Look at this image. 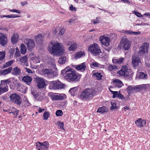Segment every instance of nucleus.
<instances>
[{
  "label": "nucleus",
  "instance_id": "nucleus-3",
  "mask_svg": "<svg viewBox=\"0 0 150 150\" xmlns=\"http://www.w3.org/2000/svg\"><path fill=\"white\" fill-rule=\"evenodd\" d=\"M95 94V91L94 90L88 88L81 92L78 96L80 99L83 100H89L92 99Z\"/></svg>",
  "mask_w": 150,
  "mask_h": 150
},
{
  "label": "nucleus",
  "instance_id": "nucleus-33",
  "mask_svg": "<svg viewBox=\"0 0 150 150\" xmlns=\"http://www.w3.org/2000/svg\"><path fill=\"white\" fill-rule=\"evenodd\" d=\"M126 90L129 94L132 93L134 91H135V86H129L127 88Z\"/></svg>",
  "mask_w": 150,
  "mask_h": 150
},
{
  "label": "nucleus",
  "instance_id": "nucleus-55",
  "mask_svg": "<svg viewBox=\"0 0 150 150\" xmlns=\"http://www.w3.org/2000/svg\"><path fill=\"white\" fill-rule=\"evenodd\" d=\"M9 11L12 12H16L18 13H20L21 12L19 10H17L16 9H10Z\"/></svg>",
  "mask_w": 150,
  "mask_h": 150
},
{
  "label": "nucleus",
  "instance_id": "nucleus-8",
  "mask_svg": "<svg viewBox=\"0 0 150 150\" xmlns=\"http://www.w3.org/2000/svg\"><path fill=\"white\" fill-rule=\"evenodd\" d=\"M120 43L121 47L124 50H128L130 47V42L127 39H122L121 40Z\"/></svg>",
  "mask_w": 150,
  "mask_h": 150
},
{
  "label": "nucleus",
  "instance_id": "nucleus-6",
  "mask_svg": "<svg viewBox=\"0 0 150 150\" xmlns=\"http://www.w3.org/2000/svg\"><path fill=\"white\" fill-rule=\"evenodd\" d=\"M49 96L53 100H63L66 99L67 97L66 95L64 93H48Z\"/></svg>",
  "mask_w": 150,
  "mask_h": 150
},
{
  "label": "nucleus",
  "instance_id": "nucleus-23",
  "mask_svg": "<svg viewBox=\"0 0 150 150\" xmlns=\"http://www.w3.org/2000/svg\"><path fill=\"white\" fill-rule=\"evenodd\" d=\"M44 34L43 33H41L38 34V45L41 46L43 44V43L44 40Z\"/></svg>",
  "mask_w": 150,
  "mask_h": 150
},
{
  "label": "nucleus",
  "instance_id": "nucleus-37",
  "mask_svg": "<svg viewBox=\"0 0 150 150\" xmlns=\"http://www.w3.org/2000/svg\"><path fill=\"white\" fill-rule=\"evenodd\" d=\"M27 51V48L23 44H22L21 45V52L22 54H25Z\"/></svg>",
  "mask_w": 150,
  "mask_h": 150
},
{
  "label": "nucleus",
  "instance_id": "nucleus-7",
  "mask_svg": "<svg viewBox=\"0 0 150 150\" xmlns=\"http://www.w3.org/2000/svg\"><path fill=\"white\" fill-rule=\"evenodd\" d=\"M11 101L15 104L20 105L21 103V100L20 96L16 93H13L9 97Z\"/></svg>",
  "mask_w": 150,
  "mask_h": 150
},
{
  "label": "nucleus",
  "instance_id": "nucleus-4",
  "mask_svg": "<svg viewBox=\"0 0 150 150\" xmlns=\"http://www.w3.org/2000/svg\"><path fill=\"white\" fill-rule=\"evenodd\" d=\"M43 66V65L41 64L38 69L39 73L40 74L45 76L49 78H53L57 75V71H53V70L51 69H42V67Z\"/></svg>",
  "mask_w": 150,
  "mask_h": 150
},
{
  "label": "nucleus",
  "instance_id": "nucleus-56",
  "mask_svg": "<svg viewBox=\"0 0 150 150\" xmlns=\"http://www.w3.org/2000/svg\"><path fill=\"white\" fill-rule=\"evenodd\" d=\"M57 124L59 126L60 128H62L63 129H64V123L63 122H57Z\"/></svg>",
  "mask_w": 150,
  "mask_h": 150
},
{
  "label": "nucleus",
  "instance_id": "nucleus-20",
  "mask_svg": "<svg viewBox=\"0 0 150 150\" xmlns=\"http://www.w3.org/2000/svg\"><path fill=\"white\" fill-rule=\"evenodd\" d=\"M74 67L77 70L81 71H84L86 68V65L85 62L75 65Z\"/></svg>",
  "mask_w": 150,
  "mask_h": 150
},
{
  "label": "nucleus",
  "instance_id": "nucleus-15",
  "mask_svg": "<svg viewBox=\"0 0 150 150\" xmlns=\"http://www.w3.org/2000/svg\"><path fill=\"white\" fill-rule=\"evenodd\" d=\"M25 43L27 45L28 50H31L35 47V43L33 40L27 39L26 40Z\"/></svg>",
  "mask_w": 150,
  "mask_h": 150
},
{
  "label": "nucleus",
  "instance_id": "nucleus-14",
  "mask_svg": "<svg viewBox=\"0 0 150 150\" xmlns=\"http://www.w3.org/2000/svg\"><path fill=\"white\" fill-rule=\"evenodd\" d=\"M8 90V85H6L3 80L1 81L0 85V95L3 93L7 92Z\"/></svg>",
  "mask_w": 150,
  "mask_h": 150
},
{
  "label": "nucleus",
  "instance_id": "nucleus-63",
  "mask_svg": "<svg viewBox=\"0 0 150 150\" xmlns=\"http://www.w3.org/2000/svg\"><path fill=\"white\" fill-rule=\"evenodd\" d=\"M70 9L71 11H76V8L75 7H73V6L72 5H71L70 7Z\"/></svg>",
  "mask_w": 150,
  "mask_h": 150
},
{
  "label": "nucleus",
  "instance_id": "nucleus-16",
  "mask_svg": "<svg viewBox=\"0 0 150 150\" xmlns=\"http://www.w3.org/2000/svg\"><path fill=\"white\" fill-rule=\"evenodd\" d=\"M21 73V69L18 66H16L12 69L11 74L13 76H19Z\"/></svg>",
  "mask_w": 150,
  "mask_h": 150
},
{
  "label": "nucleus",
  "instance_id": "nucleus-49",
  "mask_svg": "<svg viewBox=\"0 0 150 150\" xmlns=\"http://www.w3.org/2000/svg\"><path fill=\"white\" fill-rule=\"evenodd\" d=\"M50 116V113L48 112H45L43 114L44 119L45 120H47Z\"/></svg>",
  "mask_w": 150,
  "mask_h": 150
},
{
  "label": "nucleus",
  "instance_id": "nucleus-1",
  "mask_svg": "<svg viewBox=\"0 0 150 150\" xmlns=\"http://www.w3.org/2000/svg\"><path fill=\"white\" fill-rule=\"evenodd\" d=\"M47 49L51 54H62L65 52L61 43L55 41H51L49 44Z\"/></svg>",
  "mask_w": 150,
  "mask_h": 150
},
{
  "label": "nucleus",
  "instance_id": "nucleus-11",
  "mask_svg": "<svg viewBox=\"0 0 150 150\" xmlns=\"http://www.w3.org/2000/svg\"><path fill=\"white\" fill-rule=\"evenodd\" d=\"M6 85L8 84L10 85L11 89L15 88L17 83V80L16 79L13 77L7 79L3 80Z\"/></svg>",
  "mask_w": 150,
  "mask_h": 150
},
{
  "label": "nucleus",
  "instance_id": "nucleus-48",
  "mask_svg": "<svg viewBox=\"0 0 150 150\" xmlns=\"http://www.w3.org/2000/svg\"><path fill=\"white\" fill-rule=\"evenodd\" d=\"M49 64L50 65V67L53 68L56 70H57V68L56 67L55 63L54 61H53L52 62H50Z\"/></svg>",
  "mask_w": 150,
  "mask_h": 150
},
{
  "label": "nucleus",
  "instance_id": "nucleus-28",
  "mask_svg": "<svg viewBox=\"0 0 150 150\" xmlns=\"http://www.w3.org/2000/svg\"><path fill=\"white\" fill-rule=\"evenodd\" d=\"M5 55V51H0V64L4 62Z\"/></svg>",
  "mask_w": 150,
  "mask_h": 150
},
{
  "label": "nucleus",
  "instance_id": "nucleus-22",
  "mask_svg": "<svg viewBox=\"0 0 150 150\" xmlns=\"http://www.w3.org/2000/svg\"><path fill=\"white\" fill-rule=\"evenodd\" d=\"M113 83L115 87L118 88L121 87L124 85L122 81L118 79L114 80Z\"/></svg>",
  "mask_w": 150,
  "mask_h": 150
},
{
  "label": "nucleus",
  "instance_id": "nucleus-24",
  "mask_svg": "<svg viewBox=\"0 0 150 150\" xmlns=\"http://www.w3.org/2000/svg\"><path fill=\"white\" fill-rule=\"evenodd\" d=\"M22 80L26 84L30 85L32 80V78L28 76H24L22 79Z\"/></svg>",
  "mask_w": 150,
  "mask_h": 150
},
{
  "label": "nucleus",
  "instance_id": "nucleus-9",
  "mask_svg": "<svg viewBox=\"0 0 150 150\" xmlns=\"http://www.w3.org/2000/svg\"><path fill=\"white\" fill-rule=\"evenodd\" d=\"M99 40L102 45L106 47H108L110 45V38L105 35L100 36L99 37Z\"/></svg>",
  "mask_w": 150,
  "mask_h": 150
},
{
  "label": "nucleus",
  "instance_id": "nucleus-60",
  "mask_svg": "<svg viewBox=\"0 0 150 150\" xmlns=\"http://www.w3.org/2000/svg\"><path fill=\"white\" fill-rule=\"evenodd\" d=\"M109 56V52L104 51L103 52V56L105 58H107Z\"/></svg>",
  "mask_w": 150,
  "mask_h": 150
},
{
  "label": "nucleus",
  "instance_id": "nucleus-34",
  "mask_svg": "<svg viewBox=\"0 0 150 150\" xmlns=\"http://www.w3.org/2000/svg\"><path fill=\"white\" fill-rule=\"evenodd\" d=\"M14 60H11L6 62L4 64L2 67V69H4L6 67H8L11 65L13 62H14Z\"/></svg>",
  "mask_w": 150,
  "mask_h": 150
},
{
  "label": "nucleus",
  "instance_id": "nucleus-2",
  "mask_svg": "<svg viewBox=\"0 0 150 150\" xmlns=\"http://www.w3.org/2000/svg\"><path fill=\"white\" fill-rule=\"evenodd\" d=\"M61 73L64 78L68 81H76L79 80L76 72L69 67H67L62 70Z\"/></svg>",
  "mask_w": 150,
  "mask_h": 150
},
{
  "label": "nucleus",
  "instance_id": "nucleus-52",
  "mask_svg": "<svg viewBox=\"0 0 150 150\" xmlns=\"http://www.w3.org/2000/svg\"><path fill=\"white\" fill-rule=\"evenodd\" d=\"M44 93L43 92L40 93V95L38 94V100H41L43 98Z\"/></svg>",
  "mask_w": 150,
  "mask_h": 150
},
{
  "label": "nucleus",
  "instance_id": "nucleus-45",
  "mask_svg": "<svg viewBox=\"0 0 150 150\" xmlns=\"http://www.w3.org/2000/svg\"><path fill=\"white\" fill-rule=\"evenodd\" d=\"M111 106L110 109L111 110L115 109H117V108L116 107V103L114 102H112L111 103Z\"/></svg>",
  "mask_w": 150,
  "mask_h": 150
},
{
  "label": "nucleus",
  "instance_id": "nucleus-43",
  "mask_svg": "<svg viewBox=\"0 0 150 150\" xmlns=\"http://www.w3.org/2000/svg\"><path fill=\"white\" fill-rule=\"evenodd\" d=\"M66 59V57H61L59 59L58 62L60 64H64L65 63Z\"/></svg>",
  "mask_w": 150,
  "mask_h": 150
},
{
  "label": "nucleus",
  "instance_id": "nucleus-39",
  "mask_svg": "<svg viewBox=\"0 0 150 150\" xmlns=\"http://www.w3.org/2000/svg\"><path fill=\"white\" fill-rule=\"evenodd\" d=\"M145 64L148 67H150V57H146L145 58Z\"/></svg>",
  "mask_w": 150,
  "mask_h": 150
},
{
  "label": "nucleus",
  "instance_id": "nucleus-5",
  "mask_svg": "<svg viewBox=\"0 0 150 150\" xmlns=\"http://www.w3.org/2000/svg\"><path fill=\"white\" fill-rule=\"evenodd\" d=\"M88 50L94 56H97L101 53L99 46L96 43L90 45L88 47Z\"/></svg>",
  "mask_w": 150,
  "mask_h": 150
},
{
  "label": "nucleus",
  "instance_id": "nucleus-38",
  "mask_svg": "<svg viewBox=\"0 0 150 150\" xmlns=\"http://www.w3.org/2000/svg\"><path fill=\"white\" fill-rule=\"evenodd\" d=\"M78 89L77 87H74L71 88L69 90V92L71 95L74 96L75 95V93L77 91Z\"/></svg>",
  "mask_w": 150,
  "mask_h": 150
},
{
  "label": "nucleus",
  "instance_id": "nucleus-64",
  "mask_svg": "<svg viewBox=\"0 0 150 150\" xmlns=\"http://www.w3.org/2000/svg\"><path fill=\"white\" fill-rule=\"evenodd\" d=\"M141 33L140 31L133 32L132 31V35H137L140 34Z\"/></svg>",
  "mask_w": 150,
  "mask_h": 150
},
{
  "label": "nucleus",
  "instance_id": "nucleus-42",
  "mask_svg": "<svg viewBox=\"0 0 150 150\" xmlns=\"http://www.w3.org/2000/svg\"><path fill=\"white\" fill-rule=\"evenodd\" d=\"M147 77V75L145 74L143 72H140L139 74V78L140 79H146Z\"/></svg>",
  "mask_w": 150,
  "mask_h": 150
},
{
  "label": "nucleus",
  "instance_id": "nucleus-59",
  "mask_svg": "<svg viewBox=\"0 0 150 150\" xmlns=\"http://www.w3.org/2000/svg\"><path fill=\"white\" fill-rule=\"evenodd\" d=\"M124 33L126 34H129L132 35V31L130 30H125Z\"/></svg>",
  "mask_w": 150,
  "mask_h": 150
},
{
  "label": "nucleus",
  "instance_id": "nucleus-26",
  "mask_svg": "<svg viewBox=\"0 0 150 150\" xmlns=\"http://www.w3.org/2000/svg\"><path fill=\"white\" fill-rule=\"evenodd\" d=\"M12 68L11 67H10L6 69L0 71V75H5L8 74L10 73L12 71Z\"/></svg>",
  "mask_w": 150,
  "mask_h": 150
},
{
  "label": "nucleus",
  "instance_id": "nucleus-31",
  "mask_svg": "<svg viewBox=\"0 0 150 150\" xmlns=\"http://www.w3.org/2000/svg\"><path fill=\"white\" fill-rule=\"evenodd\" d=\"M85 53L84 52H77L74 55V58L76 59L85 55Z\"/></svg>",
  "mask_w": 150,
  "mask_h": 150
},
{
  "label": "nucleus",
  "instance_id": "nucleus-18",
  "mask_svg": "<svg viewBox=\"0 0 150 150\" xmlns=\"http://www.w3.org/2000/svg\"><path fill=\"white\" fill-rule=\"evenodd\" d=\"M7 42V38L5 34L0 33V44L4 46Z\"/></svg>",
  "mask_w": 150,
  "mask_h": 150
},
{
  "label": "nucleus",
  "instance_id": "nucleus-57",
  "mask_svg": "<svg viewBox=\"0 0 150 150\" xmlns=\"http://www.w3.org/2000/svg\"><path fill=\"white\" fill-rule=\"evenodd\" d=\"M12 111L13 113H14V112H16V116H17L18 114L19 110H17L16 108H12Z\"/></svg>",
  "mask_w": 150,
  "mask_h": 150
},
{
  "label": "nucleus",
  "instance_id": "nucleus-19",
  "mask_svg": "<svg viewBox=\"0 0 150 150\" xmlns=\"http://www.w3.org/2000/svg\"><path fill=\"white\" fill-rule=\"evenodd\" d=\"M28 60V58L26 55L21 57L19 58V61L21 62V64L26 67L28 65V64L27 63Z\"/></svg>",
  "mask_w": 150,
  "mask_h": 150
},
{
  "label": "nucleus",
  "instance_id": "nucleus-58",
  "mask_svg": "<svg viewBox=\"0 0 150 150\" xmlns=\"http://www.w3.org/2000/svg\"><path fill=\"white\" fill-rule=\"evenodd\" d=\"M65 32V30L64 29L62 28L60 31L59 33V35H63L64 34V33Z\"/></svg>",
  "mask_w": 150,
  "mask_h": 150
},
{
  "label": "nucleus",
  "instance_id": "nucleus-21",
  "mask_svg": "<svg viewBox=\"0 0 150 150\" xmlns=\"http://www.w3.org/2000/svg\"><path fill=\"white\" fill-rule=\"evenodd\" d=\"M45 86V80L42 78H38V88H43Z\"/></svg>",
  "mask_w": 150,
  "mask_h": 150
},
{
  "label": "nucleus",
  "instance_id": "nucleus-35",
  "mask_svg": "<svg viewBox=\"0 0 150 150\" xmlns=\"http://www.w3.org/2000/svg\"><path fill=\"white\" fill-rule=\"evenodd\" d=\"M94 77L98 80H100L103 77L102 75L100 73H95L93 74Z\"/></svg>",
  "mask_w": 150,
  "mask_h": 150
},
{
  "label": "nucleus",
  "instance_id": "nucleus-62",
  "mask_svg": "<svg viewBox=\"0 0 150 150\" xmlns=\"http://www.w3.org/2000/svg\"><path fill=\"white\" fill-rule=\"evenodd\" d=\"M25 69L26 70V71L28 73H33L32 70L29 68L25 67Z\"/></svg>",
  "mask_w": 150,
  "mask_h": 150
},
{
  "label": "nucleus",
  "instance_id": "nucleus-10",
  "mask_svg": "<svg viewBox=\"0 0 150 150\" xmlns=\"http://www.w3.org/2000/svg\"><path fill=\"white\" fill-rule=\"evenodd\" d=\"M129 71L130 69H128V66H123L120 70L118 72V74L120 76L127 77L129 74Z\"/></svg>",
  "mask_w": 150,
  "mask_h": 150
},
{
  "label": "nucleus",
  "instance_id": "nucleus-46",
  "mask_svg": "<svg viewBox=\"0 0 150 150\" xmlns=\"http://www.w3.org/2000/svg\"><path fill=\"white\" fill-rule=\"evenodd\" d=\"M21 55L20 52L18 49L17 47L16 49V53L14 56L15 58L19 57Z\"/></svg>",
  "mask_w": 150,
  "mask_h": 150
},
{
  "label": "nucleus",
  "instance_id": "nucleus-51",
  "mask_svg": "<svg viewBox=\"0 0 150 150\" xmlns=\"http://www.w3.org/2000/svg\"><path fill=\"white\" fill-rule=\"evenodd\" d=\"M117 97L120 98L122 100H124L125 101L126 100L125 99V98L124 96L122 95L120 93H118Z\"/></svg>",
  "mask_w": 150,
  "mask_h": 150
},
{
  "label": "nucleus",
  "instance_id": "nucleus-53",
  "mask_svg": "<svg viewBox=\"0 0 150 150\" xmlns=\"http://www.w3.org/2000/svg\"><path fill=\"white\" fill-rule=\"evenodd\" d=\"M91 65L94 67H98L100 64L98 62L94 61L91 63Z\"/></svg>",
  "mask_w": 150,
  "mask_h": 150
},
{
  "label": "nucleus",
  "instance_id": "nucleus-41",
  "mask_svg": "<svg viewBox=\"0 0 150 150\" xmlns=\"http://www.w3.org/2000/svg\"><path fill=\"white\" fill-rule=\"evenodd\" d=\"M108 69L109 71H113L117 69V67L115 65H110L108 67Z\"/></svg>",
  "mask_w": 150,
  "mask_h": 150
},
{
  "label": "nucleus",
  "instance_id": "nucleus-25",
  "mask_svg": "<svg viewBox=\"0 0 150 150\" xmlns=\"http://www.w3.org/2000/svg\"><path fill=\"white\" fill-rule=\"evenodd\" d=\"M57 81H50L49 86V88L50 89H57Z\"/></svg>",
  "mask_w": 150,
  "mask_h": 150
},
{
  "label": "nucleus",
  "instance_id": "nucleus-40",
  "mask_svg": "<svg viewBox=\"0 0 150 150\" xmlns=\"http://www.w3.org/2000/svg\"><path fill=\"white\" fill-rule=\"evenodd\" d=\"M57 89H59L64 88L65 85L63 83L59 81H57Z\"/></svg>",
  "mask_w": 150,
  "mask_h": 150
},
{
  "label": "nucleus",
  "instance_id": "nucleus-36",
  "mask_svg": "<svg viewBox=\"0 0 150 150\" xmlns=\"http://www.w3.org/2000/svg\"><path fill=\"white\" fill-rule=\"evenodd\" d=\"M77 47V44L74 43L71 44V46L69 47L68 49L69 51H74Z\"/></svg>",
  "mask_w": 150,
  "mask_h": 150
},
{
  "label": "nucleus",
  "instance_id": "nucleus-54",
  "mask_svg": "<svg viewBox=\"0 0 150 150\" xmlns=\"http://www.w3.org/2000/svg\"><path fill=\"white\" fill-rule=\"evenodd\" d=\"M132 13H133L135 14L138 17H140L142 16L141 14L137 12L136 11H132Z\"/></svg>",
  "mask_w": 150,
  "mask_h": 150
},
{
  "label": "nucleus",
  "instance_id": "nucleus-47",
  "mask_svg": "<svg viewBox=\"0 0 150 150\" xmlns=\"http://www.w3.org/2000/svg\"><path fill=\"white\" fill-rule=\"evenodd\" d=\"M110 91L112 93V94H113L112 97L113 98H115L116 97H117V95L118 94V92L117 91H114L111 90L110 88H109Z\"/></svg>",
  "mask_w": 150,
  "mask_h": 150
},
{
  "label": "nucleus",
  "instance_id": "nucleus-29",
  "mask_svg": "<svg viewBox=\"0 0 150 150\" xmlns=\"http://www.w3.org/2000/svg\"><path fill=\"white\" fill-rule=\"evenodd\" d=\"M108 108L106 107L103 106V107L99 108L97 112L103 114L108 112Z\"/></svg>",
  "mask_w": 150,
  "mask_h": 150
},
{
  "label": "nucleus",
  "instance_id": "nucleus-61",
  "mask_svg": "<svg viewBox=\"0 0 150 150\" xmlns=\"http://www.w3.org/2000/svg\"><path fill=\"white\" fill-rule=\"evenodd\" d=\"M32 93L35 99H36L37 97L38 93L36 92H34L33 91H32Z\"/></svg>",
  "mask_w": 150,
  "mask_h": 150
},
{
  "label": "nucleus",
  "instance_id": "nucleus-27",
  "mask_svg": "<svg viewBox=\"0 0 150 150\" xmlns=\"http://www.w3.org/2000/svg\"><path fill=\"white\" fill-rule=\"evenodd\" d=\"M135 86V91H139L143 90H145L146 88V86L144 84L137 85Z\"/></svg>",
  "mask_w": 150,
  "mask_h": 150
},
{
  "label": "nucleus",
  "instance_id": "nucleus-13",
  "mask_svg": "<svg viewBox=\"0 0 150 150\" xmlns=\"http://www.w3.org/2000/svg\"><path fill=\"white\" fill-rule=\"evenodd\" d=\"M132 63L134 67H138L141 63L140 57L137 56L133 55L132 57Z\"/></svg>",
  "mask_w": 150,
  "mask_h": 150
},
{
  "label": "nucleus",
  "instance_id": "nucleus-44",
  "mask_svg": "<svg viewBox=\"0 0 150 150\" xmlns=\"http://www.w3.org/2000/svg\"><path fill=\"white\" fill-rule=\"evenodd\" d=\"M100 17H97L96 19L92 20L91 22L94 24L98 23H100Z\"/></svg>",
  "mask_w": 150,
  "mask_h": 150
},
{
  "label": "nucleus",
  "instance_id": "nucleus-30",
  "mask_svg": "<svg viewBox=\"0 0 150 150\" xmlns=\"http://www.w3.org/2000/svg\"><path fill=\"white\" fill-rule=\"evenodd\" d=\"M18 35L17 34H14L11 37V42L13 44H16L18 41Z\"/></svg>",
  "mask_w": 150,
  "mask_h": 150
},
{
  "label": "nucleus",
  "instance_id": "nucleus-50",
  "mask_svg": "<svg viewBox=\"0 0 150 150\" xmlns=\"http://www.w3.org/2000/svg\"><path fill=\"white\" fill-rule=\"evenodd\" d=\"M62 111L61 110H58L56 112V115L57 116H61L63 115Z\"/></svg>",
  "mask_w": 150,
  "mask_h": 150
},
{
  "label": "nucleus",
  "instance_id": "nucleus-17",
  "mask_svg": "<svg viewBox=\"0 0 150 150\" xmlns=\"http://www.w3.org/2000/svg\"><path fill=\"white\" fill-rule=\"evenodd\" d=\"M146 121L145 120L142 118H139L135 121L136 125L138 127H142L146 124Z\"/></svg>",
  "mask_w": 150,
  "mask_h": 150
},
{
  "label": "nucleus",
  "instance_id": "nucleus-12",
  "mask_svg": "<svg viewBox=\"0 0 150 150\" xmlns=\"http://www.w3.org/2000/svg\"><path fill=\"white\" fill-rule=\"evenodd\" d=\"M149 47V44L147 43H144L143 45L140 47L138 51V54L139 56H141L147 52L148 48Z\"/></svg>",
  "mask_w": 150,
  "mask_h": 150
},
{
  "label": "nucleus",
  "instance_id": "nucleus-32",
  "mask_svg": "<svg viewBox=\"0 0 150 150\" xmlns=\"http://www.w3.org/2000/svg\"><path fill=\"white\" fill-rule=\"evenodd\" d=\"M124 59L123 57H121L118 59H113L112 61L113 63L120 64L124 61Z\"/></svg>",
  "mask_w": 150,
  "mask_h": 150
}]
</instances>
